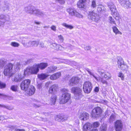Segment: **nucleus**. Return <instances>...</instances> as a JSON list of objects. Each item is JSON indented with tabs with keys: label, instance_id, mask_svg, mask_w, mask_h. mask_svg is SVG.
Masks as SVG:
<instances>
[{
	"label": "nucleus",
	"instance_id": "obj_39",
	"mask_svg": "<svg viewBox=\"0 0 131 131\" xmlns=\"http://www.w3.org/2000/svg\"><path fill=\"white\" fill-rule=\"evenodd\" d=\"M0 107L5 108L9 110H11L13 109L12 107H10L9 106H6L4 105H1L0 104Z\"/></svg>",
	"mask_w": 131,
	"mask_h": 131
},
{
	"label": "nucleus",
	"instance_id": "obj_43",
	"mask_svg": "<svg viewBox=\"0 0 131 131\" xmlns=\"http://www.w3.org/2000/svg\"><path fill=\"white\" fill-rule=\"evenodd\" d=\"M127 0H118L119 3L123 7H124L125 6V3Z\"/></svg>",
	"mask_w": 131,
	"mask_h": 131
},
{
	"label": "nucleus",
	"instance_id": "obj_12",
	"mask_svg": "<svg viewBox=\"0 0 131 131\" xmlns=\"http://www.w3.org/2000/svg\"><path fill=\"white\" fill-rule=\"evenodd\" d=\"M55 120L57 121L60 122H62L66 120L67 118L65 117L62 114H59L56 115L55 117Z\"/></svg>",
	"mask_w": 131,
	"mask_h": 131
},
{
	"label": "nucleus",
	"instance_id": "obj_6",
	"mask_svg": "<svg viewBox=\"0 0 131 131\" xmlns=\"http://www.w3.org/2000/svg\"><path fill=\"white\" fill-rule=\"evenodd\" d=\"M92 88V85L91 83L89 81L84 82L83 85V90L86 93H88L91 92Z\"/></svg>",
	"mask_w": 131,
	"mask_h": 131
},
{
	"label": "nucleus",
	"instance_id": "obj_5",
	"mask_svg": "<svg viewBox=\"0 0 131 131\" xmlns=\"http://www.w3.org/2000/svg\"><path fill=\"white\" fill-rule=\"evenodd\" d=\"M13 67V65L11 63H9L5 67L4 73L5 75L8 76L10 77L12 76V74L11 73Z\"/></svg>",
	"mask_w": 131,
	"mask_h": 131
},
{
	"label": "nucleus",
	"instance_id": "obj_15",
	"mask_svg": "<svg viewBox=\"0 0 131 131\" xmlns=\"http://www.w3.org/2000/svg\"><path fill=\"white\" fill-rule=\"evenodd\" d=\"M107 6L111 12V13L113 12L116 11L117 10L116 7L114 4L112 2H110L107 3Z\"/></svg>",
	"mask_w": 131,
	"mask_h": 131
},
{
	"label": "nucleus",
	"instance_id": "obj_49",
	"mask_svg": "<svg viewBox=\"0 0 131 131\" xmlns=\"http://www.w3.org/2000/svg\"><path fill=\"white\" fill-rule=\"evenodd\" d=\"M6 86V84L5 83L0 82V89L5 88Z\"/></svg>",
	"mask_w": 131,
	"mask_h": 131
},
{
	"label": "nucleus",
	"instance_id": "obj_51",
	"mask_svg": "<svg viewBox=\"0 0 131 131\" xmlns=\"http://www.w3.org/2000/svg\"><path fill=\"white\" fill-rule=\"evenodd\" d=\"M28 94L29 95L31 96L33 94V88L31 87V88L29 89V91L28 92Z\"/></svg>",
	"mask_w": 131,
	"mask_h": 131
},
{
	"label": "nucleus",
	"instance_id": "obj_9",
	"mask_svg": "<svg viewBox=\"0 0 131 131\" xmlns=\"http://www.w3.org/2000/svg\"><path fill=\"white\" fill-rule=\"evenodd\" d=\"M102 113V110L100 108L97 107L93 109L91 114V116L94 118L100 116Z\"/></svg>",
	"mask_w": 131,
	"mask_h": 131
},
{
	"label": "nucleus",
	"instance_id": "obj_41",
	"mask_svg": "<svg viewBox=\"0 0 131 131\" xmlns=\"http://www.w3.org/2000/svg\"><path fill=\"white\" fill-rule=\"evenodd\" d=\"M116 118V116L115 115L112 114L110 116L109 119V121L110 122H112L115 120Z\"/></svg>",
	"mask_w": 131,
	"mask_h": 131
},
{
	"label": "nucleus",
	"instance_id": "obj_16",
	"mask_svg": "<svg viewBox=\"0 0 131 131\" xmlns=\"http://www.w3.org/2000/svg\"><path fill=\"white\" fill-rule=\"evenodd\" d=\"M89 116V114L86 112H84L80 115V118L83 121L86 120L88 119Z\"/></svg>",
	"mask_w": 131,
	"mask_h": 131
},
{
	"label": "nucleus",
	"instance_id": "obj_20",
	"mask_svg": "<svg viewBox=\"0 0 131 131\" xmlns=\"http://www.w3.org/2000/svg\"><path fill=\"white\" fill-rule=\"evenodd\" d=\"M86 0H79L78 2L77 5L79 8H84L85 6L84 3L86 1Z\"/></svg>",
	"mask_w": 131,
	"mask_h": 131
},
{
	"label": "nucleus",
	"instance_id": "obj_13",
	"mask_svg": "<svg viewBox=\"0 0 131 131\" xmlns=\"http://www.w3.org/2000/svg\"><path fill=\"white\" fill-rule=\"evenodd\" d=\"M58 86L56 84H54L50 86L49 90V93L54 94L58 89Z\"/></svg>",
	"mask_w": 131,
	"mask_h": 131
},
{
	"label": "nucleus",
	"instance_id": "obj_17",
	"mask_svg": "<svg viewBox=\"0 0 131 131\" xmlns=\"http://www.w3.org/2000/svg\"><path fill=\"white\" fill-rule=\"evenodd\" d=\"M49 75L46 73H42L38 74L37 77L40 80H43L47 78Z\"/></svg>",
	"mask_w": 131,
	"mask_h": 131
},
{
	"label": "nucleus",
	"instance_id": "obj_46",
	"mask_svg": "<svg viewBox=\"0 0 131 131\" xmlns=\"http://www.w3.org/2000/svg\"><path fill=\"white\" fill-rule=\"evenodd\" d=\"M96 6V1L95 0H93L92 2L91 6L93 8H95Z\"/></svg>",
	"mask_w": 131,
	"mask_h": 131
},
{
	"label": "nucleus",
	"instance_id": "obj_25",
	"mask_svg": "<svg viewBox=\"0 0 131 131\" xmlns=\"http://www.w3.org/2000/svg\"><path fill=\"white\" fill-rule=\"evenodd\" d=\"M57 99L56 95H53L51 97L50 99V104L51 105H54L55 104Z\"/></svg>",
	"mask_w": 131,
	"mask_h": 131
},
{
	"label": "nucleus",
	"instance_id": "obj_63",
	"mask_svg": "<svg viewBox=\"0 0 131 131\" xmlns=\"http://www.w3.org/2000/svg\"><path fill=\"white\" fill-rule=\"evenodd\" d=\"M32 60L31 59H29V60H28L26 62H25V65H26L27 64H28L30 62H31V61H32Z\"/></svg>",
	"mask_w": 131,
	"mask_h": 131
},
{
	"label": "nucleus",
	"instance_id": "obj_14",
	"mask_svg": "<svg viewBox=\"0 0 131 131\" xmlns=\"http://www.w3.org/2000/svg\"><path fill=\"white\" fill-rule=\"evenodd\" d=\"M61 76V72H58L51 75L50 76L49 78L51 80H56L59 78Z\"/></svg>",
	"mask_w": 131,
	"mask_h": 131
},
{
	"label": "nucleus",
	"instance_id": "obj_45",
	"mask_svg": "<svg viewBox=\"0 0 131 131\" xmlns=\"http://www.w3.org/2000/svg\"><path fill=\"white\" fill-rule=\"evenodd\" d=\"M118 77L121 78V80H123L124 79V74L121 72H119L118 74Z\"/></svg>",
	"mask_w": 131,
	"mask_h": 131
},
{
	"label": "nucleus",
	"instance_id": "obj_48",
	"mask_svg": "<svg viewBox=\"0 0 131 131\" xmlns=\"http://www.w3.org/2000/svg\"><path fill=\"white\" fill-rule=\"evenodd\" d=\"M11 89L14 91H16L17 90V86L15 85H13L11 87Z\"/></svg>",
	"mask_w": 131,
	"mask_h": 131
},
{
	"label": "nucleus",
	"instance_id": "obj_31",
	"mask_svg": "<svg viewBox=\"0 0 131 131\" xmlns=\"http://www.w3.org/2000/svg\"><path fill=\"white\" fill-rule=\"evenodd\" d=\"M62 62L66 64H69L72 65H75L76 64V63L75 62L70 61L68 60H63Z\"/></svg>",
	"mask_w": 131,
	"mask_h": 131
},
{
	"label": "nucleus",
	"instance_id": "obj_61",
	"mask_svg": "<svg viewBox=\"0 0 131 131\" xmlns=\"http://www.w3.org/2000/svg\"><path fill=\"white\" fill-rule=\"evenodd\" d=\"M57 44L56 43H52L51 45V47L54 49V48L57 46Z\"/></svg>",
	"mask_w": 131,
	"mask_h": 131
},
{
	"label": "nucleus",
	"instance_id": "obj_58",
	"mask_svg": "<svg viewBox=\"0 0 131 131\" xmlns=\"http://www.w3.org/2000/svg\"><path fill=\"white\" fill-rule=\"evenodd\" d=\"M51 29L54 31L56 30V27L55 26L52 25L50 27Z\"/></svg>",
	"mask_w": 131,
	"mask_h": 131
},
{
	"label": "nucleus",
	"instance_id": "obj_42",
	"mask_svg": "<svg viewBox=\"0 0 131 131\" xmlns=\"http://www.w3.org/2000/svg\"><path fill=\"white\" fill-rule=\"evenodd\" d=\"M106 127L105 125L103 124L102 125L100 128V131H106Z\"/></svg>",
	"mask_w": 131,
	"mask_h": 131
},
{
	"label": "nucleus",
	"instance_id": "obj_35",
	"mask_svg": "<svg viewBox=\"0 0 131 131\" xmlns=\"http://www.w3.org/2000/svg\"><path fill=\"white\" fill-rule=\"evenodd\" d=\"M62 25L63 26L70 29L73 28V27L72 26L67 24L66 23H63L62 24Z\"/></svg>",
	"mask_w": 131,
	"mask_h": 131
},
{
	"label": "nucleus",
	"instance_id": "obj_21",
	"mask_svg": "<svg viewBox=\"0 0 131 131\" xmlns=\"http://www.w3.org/2000/svg\"><path fill=\"white\" fill-rule=\"evenodd\" d=\"M111 13L113 17L116 20H118L121 19L119 14L117 10H116V11L113 12Z\"/></svg>",
	"mask_w": 131,
	"mask_h": 131
},
{
	"label": "nucleus",
	"instance_id": "obj_23",
	"mask_svg": "<svg viewBox=\"0 0 131 131\" xmlns=\"http://www.w3.org/2000/svg\"><path fill=\"white\" fill-rule=\"evenodd\" d=\"M97 11L98 13H103L106 12V9L103 6L101 5L98 6Z\"/></svg>",
	"mask_w": 131,
	"mask_h": 131
},
{
	"label": "nucleus",
	"instance_id": "obj_64",
	"mask_svg": "<svg viewBox=\"0 0 131 131\" xmlns=\"http://www.w3.org/2000/svg\"><path fill=\"white\" fill-rule=\"evenodd\" d=\"M51 84V82L50 81L48 82H46L45 84V86L47 87H48L49 86V84Z\"/></svg>",
	"mask_w": 131,
	"mask_h": 131
},
{
	"label": "nucleus",
	"instance_id": "obj_10",
	"mask_svg": "<svg viewBox=\"0 0 131 131\" xmlns=\"http://www.w3.org/2000/svg\"><path fill=\"white\" fill-rule=\"evenodd\" d=\"M80 80V78L78 77H73L69 80V85L72 86L77 85L79 83Z\"/></svg>",
	"mask_w": 131,
	"mask_h": 131
},
{
	"label": "nucleus",
	"instance_id": "obj_22",
	"mask_svg": "<svg viewBox=\"0 0 131 131\" xmlns=\"http://www.w3.org/2000/svg\"><path fill=\"white\" fill-rule=\"evenodd\" d=\"M57 69V67L56 66H51L48 68L47 71L49 73H53L55 72Z\"/></svg>",
	"mask_w": 131,
	"mask_h": 131
},
{
	"label": "nucleus",
	"instance_id": "obj_30",
	"mask_svg": "<svg viewBox=\"0 0 131 131\" xmlns=\"http://www.w3.org/2000/svg\"><path fill=\"white\" fill-rule=\"evenodd\" d=\"M4 5L3 8V10L4 11L6 10H8L9 9V4L8 2L7 1H5L4 2Z\"/></svg>",
	"mask_w": 131,
	"mask_h": 131
},
{
	"label": "nucleus",
	"instance_id": "obj_56",
	"mask_svg": "<svg viewBox=\"0 0 131 131\" xmlns=\"http://www.w3.org/2000/svg\"><path fill=\"white\" fill-rule=\"evenodd\" d=\"M21 64L19 63H17L16 66V69H20Z\"/></svg>",
	"mask_w": 131,
	"mask_h": 131
},
{
	"label": "nucleus",
	"instance_id": "obj_50",
	"mask_svg": "<svg viewBox=\"0 0 131 131\" xmlns=\"http://www.w3.org/2000/svg\"><path fill=\"white\" fill-rule=\"evenodd\" d=\"M58 37L60 42L62 43L63 42L64 40L63 36L62 35H60L58 36Z\"/></svg>",
	"mask_w": 131,
	"mask_h": 131
},
{
	"label": "nucleus",
	"instance_id": "obj_28",
	"mask_svg": "<svg viewBox=\"0 0 131 131\" xmlns=\"http://www.w3.org/2000/svg\"><path fill=\"white\" fill-rule=\"evenodd\" d=\"M35 14L36 15L38 16L40 15L41 16H42L43 15L44 13L43 12H41L38 9L33 10V14Z\"/></svg>",
	"mask_w": 131,
	"mask_h": 131
},
{
	"label": "nucleus",
	"instance_id": "obj_4",
	"mask_svg": "<svg viewBox=\"0 0 131 131\" xmlns=\"http://www.w3.org/2000/svg\"><path fill=\"white\" fill-rule=\"evenodd\" d=\"M117 65L118 68L123 71H127L128 68V66L125 64L123 60L121 57L117 58Z\"/></svg>",
	"mask_w": 131,
	"mask_h": 131
},
{
	"label": "nucleus",
	"instance_id": "obj_7",
	"mask_svg": "<svg viewBox=\"0 0 131 131\" xmlns=\"http://www.w3.org/2000/svg\"><path fill=\"white\" fill-rule=\"evenodd\" d=\"M88 17L91 20L95 22H97L100 19L99 15L93 10L89 12Z\"/></svg>",
	"mask_w": 131,
	"mask_h": 131
},
{
	"label": "nucleus",
	"instance_id": "obj_60",
	"mask_svg": "<svg viewBox=\"0 0 131 131\" xmlns=\"http://www.w3.org/2000/svg\"><path fill=\"white\" fill-rule=\"evenodd\" d=\"M97 71L102 77L103 75V74H104V72L101 70H99Z\"/></svg>",
	"mask_w": 131,
	"mask_h": 131
},
{
	"label": "nucleus",
	"instance_id": "obj_33",
	"mask_svg": "<svg viewBox=\"0 0 131 131\" xmlns=\"http://www.w3.org/2000/svg\"><path fill=\"white\" fill-rule=\"evenodd\" d=\"M125 4V5L124 8H128L129 7H131V3L129 0H127Z\"/></svg>",
	"mask_w": 131,
	"mask_h": 131
},
{
	"label": "nucleus",
	"instance_id": "obj_53",
	"mask_svg": "<svg viewBox=\"0 0 131 131\" xmlns=\"http://www.w3.org/2000/svg\"><path fill=\"white\" fill-rule=\"evenodd\" d=\"M87 71L90 75H92L93 76V77L95 78V80H97V77L95 76L94 75V74L92 72L90 71L89 70V69L87 70Z\"/></svg>",
	"mask_w": 131,
	"mask_h": 131
},
{
	"label": "nucleus",
	"instance_id": "obj_29",
	"mask_svg": "<svg viewBox=\"0 0 131 131\" xmlns=\"http://www.w3.org/2000/svg\"><path fill=\"white\" fill-rule=\"evenodd\" d=\"M112 28L113 32L116 35L118 34L121 35L122 34V32L118 30L116 27L115 26H113L112 27Z\"/></svg>",
	"mask_w": 131,
	"mask_h": 131
},
{
	"label": "nucleus",
	"instance_id": "obj_8",
	"mask_svg": "<svg viewBox=\"0 0 131 131\" xmlns=\"http://www.w3.org/2000/svg\"><path fill=\"white\" fill-rule=\"evenodd\" d=\"M30 80L29 79H26L23 81L20 84L21 89L25 91L27 90L30 84Z\"/></svg>",
	"mask_w": 131,
	"mask_h": 131
},
{
	"label": "nucleus",
	"instance_id": "obj_62",
	"mask_svg": "<svg viewBox=\"0 0 131 131\" xmlns=\"http://www.w3.org/2000/svg\"><path fill=\"white\" fill-rule=\"evenodd\" d=\"M32 42H28V43H27V44L28 46L30 47L32 46Z\"/></svg>",
	"mask_w": 131,
	"mask_h": 131
},
{
	"label": "nucleus",
	"instance_id": "obj_2",
	"mask_svg": "<svg viewBox=\"0 0 131 131\" xmlns=\"http://www.w3.org/2000/svg\"><path fill=\"white\" fill-rule=\"evenodd\" d=\"M48 66V64L47 63H41L40 64L35 63L33 65V74H37L39 71V68L42 70L45 69Z\"/></svg>",
	"mask_w": 131,
	"mask_h": 131
},
{
	"label": "nucleus",
	"instance_id": "obj_52",
	"mask_svg": "<svg viewBox=\"0 0 131 131\" xmlns=\"http://www.w3.org/2000/svg\"><path fill=\"white\" fill-rule=\"evenodd\" d=\"M87 71L90 75H92L93 76V77L95 78V80H97V77L95 76L94 75V74L92 72L90 71L89 70V69L87 70Z\"/></svg>",
	"mask_w": 131,
	"mask_h": 131
},
{
	"label": "nucleus",
	"instance_id": "obj_36",
	"mask_svg": "<svg viewBox=\"0 0 131 131\" xmlns=\"http://www.w3.org/2000/svg\"><path fill=\"white\" fill-rule=\"evenodd\" d=\"M1 96L4 97V99L5 100H7L8 99L11 100L12 98L11 97L4 94H1L0 93V97Z\"/></svg>",
	"mask_w": 131,
	"mask_h": 131
},
{
	"label": "nucleus",
	"instance_id": "obj_47",
	"mask_svg": "<svg viewBox=\"0 0 131 131\" xmlns=\"http://www.w3.org/2000/svg\"><path fill=\"white\" fill-rule=\"evenodd\" d=\"M11 45L15 47H17L19 46V44L15 42H12L11 43Z\"/></svg>",
	"mask_w": 131,
	"mask_h": 131
},
{
	"label": "nucleus",
	"instance_id": "obj_40",
	"mask_svg": "<svg viewBox=\"0 0 131 131\" xmlns=\"http://www.w3.org/2000/svg\"><path fill=\"white\" fill-rule=\"evenodd\" d=\"M6 16L4 15H0V20H1L2 23H4L6 21Z\"/></svg>",
	"mask_w": 131,
	"mask_h": 131
},
{
	"label": "nucleus",
	"instance_id": "obj_55",
	"mask_svg": "<svg viewBox=\"0 0 131 131\" xmlns=\"http://www.w3.org/2000/svg\"><path fill=\"white\" fill-rule=\"evenodd\" d=\"M56 2H58L61 4H63L65 3V0H55Z\"/></svg>",
	"mask_w": 131,
	"mask_h": 131
},
{
	"label": "nucleus",
	"instance_id": "obj_37",
	"mask_svg": "<svg viewBox=\"0 0 131 131\" xmlns=\"http://www.w3.org/2000/svg\"><path fill=\"white\" fill-rule=\"evenodd\" d=\"M109 22L111 24H113L116 25V23L114 20L113 18L112 17L110 16L108 17Z\"/></svg>",
	"mask_w": 131,
	"mask_h": 131
},
{
	"label": "nucleus",
	"instance_id": "obj_18",
	"mask_svg": "<svg viewBox=\"0 0 131 131\" xmlns=\"http://www.w3.org/2000/svg\"><path fill=\"white\" fill-rule=\"evenodd\" d=\"M92 125L89 123H87L83 126V131H87L91 128Z\"/></svg>",
	"mask_w": 131,
	"mask_h": 131
},
{
	"label": "nucleus",
	"instance_id": "obj_26",
	"mask_svg": "<svg viewBox=\"0 0 131 131\" xmlns=\"http://www.w3.org/2000/svg\"><path fill=\"white\" fill-rule=\"evenodd\" d=\"M23 79L21 74H18L16 75L14 79H12V81L16 82L20 81Z\"/></svg>",
	"mask_w": 131,
	"mask_h": 131
},
{
	"label": "nucleus",
	"instance_id": "obj_3",
	"mask_svg": "<svg viewBox=\"0 0 131 131\" xmlns=\"http://www.w3.org/2000/svg\"><path fill=\"white\" fill-rule=\"evenodd\" d=\"M71 92L74 93V98L76 99H79L82 96V90L79 87H72L71 89Z\"/></svg>",
	"mask_w": 131,
	"mask_h": 131
},
{
	"label": "nucleus",
	"instance_id": "obj_24",
	"mask_svg": "<svg viewBox=\"0 0 131 131\" xmlns=\"http://www.w3.org/2000/svg\"><path fill=\"white\" fill-rule=\"evenodd\" d=\"M24 10L27 12L32 14L33 13V6L32 5H29L25 7L24 8Z\"/></svg>",
	"mask_w": 131,
	"mask_h": 131
},
{
	"label": "nucleus",
	"instance_id": "obj_1",
	"mask_svg": "<svg viewBox=\"0 0 131 131\" xmlns=\"http://www.w3.org/2000/svg\"><path fill=\"white\" fill-rule=\"evenodd\" d=\"M61 97L60 99V104H64L69 101L70 98L71 94L68 93V90L66 89L61 90Z\"/></svg>",
	"mask_w": 131,
	"mask_h": 131
},
{
	"label": "nucleus",
	"instance_id": "obj_38",
	"mask_svg": "<svg viewBox=\"0 0 131 131\" xmlns=\"http://www.w3.org/2000/svg\"><path fill=\"white\" fill-rule=\"evenodd\" d=\"M74 16L79 18H82L83 17V16L81 14L79 13L76 11L74 13Z\"/></svg>",
	"mask_w": 131,
	"mask_h": 131
},
{
	"label": "nucleus",
	"instance_id": "obj_54",
	"mask_svg": "<svg viewBox=\"0 0 131 131\" xmlns=\"http://www.w3.org/2000/svg\"><path fill=\"white\" fill-rule=\"evenodd\" d=\"M99 123L98 122H95L93 124V126L94 127H97L99 126Z\"/></svg>",
	"mask_w": 131,
	"mask_h": 131
},
{
	"label": "nucleus",
	"instance_id": "obj_59",
	"mask_svg": "<svg viewBox=\"0 0 131 131\" xmlns=\"http://www.w3.org/2000/svg\"><path fill=\"white\" fill-rule=\"evenodd\" d=\"M91 48V47L89 46H86L84 48V49L85 50H90Z\"/></svg>",
	"mask_w": 131,
	"mask_h": 131
},
{
	"label": "nucleus",
	"instance_id": "obj_11",
	"mask_svg": "<svg viewBox=\"0 0 131 131\" xmlns=\"http://www.w3.org/2000/svg\"><path fill=\"white\" fill-rule=\"evenodd\" d=\"M123 127L122 121L120 120H117L115 123L114 128L116 131H121Z\"/></svg>",
	"mask_w": 131,
	"mask_h": 131
},
{
	"label": "nucleus",
	"instance_id": "obj_32",
	"mask_svg": "<svg viewBox=\"0 0 131 131\" xmlns=\"http://www.w3.org/2000/svg\"><path fill=\"white\" fill-rule=\"evenodd\" d=\"M97 79L96 80L97 81L101 82L103 84H107V81L101 77H100L98 78H97Z\"/></svg>",
	"mask_w": 131,
	"mask_h": 131
},
{
	"label": "nucleus",
	"instance_id": "obj_44",
	"mask_svg": "<svg viewBox=\"0 0 131 131\" xmlns=\"http://www.w3.org/2000/svg\"><path fill=\"white\" fill-rule=\"evenodd\" d=\"M63 48L61 46L57 44V46L54 48V49L57 50H62Z\"/></svg>",
	"mask_w": 131,
	"mask_h": 131
},
{
	"label": "nucleus",
	"instance_id": "obj_57",
	"mask_svg": "<svg viewBox=\"0 0 131 131\" xmlns=\"http://www.w3.org/2000/svg\"><path fill=\"white\" fill-rule=\"evenodd\" d=\"M39 41H33V46L34 47L37 46L39 44Z\"/></svg>",
	"mask_w": 131,
	"mask_h": 131
},
{
	"label": "nucleus",
	"instance_id": "obj_27",
	"mask_svg": "<svg viewBox=\"0 0 131 131\" xmlns=\"http://www.w3.org/2000/svg\"><path fill=\"white\" fill-rule=\"evenodd\" d=\"M76 11L75 9L73 8H70L67 9V11L69 13V14L72 16H74V13Z\"/></svg>",
	"mask_w": 131,
	"mask_h": 131
},
{
	"label": "nucleus",
	"instance_id": "obj_19",
	"mask_svg": "<svg viewBox=\"0 0 131 131\" xmlns=\"http://www.w3.org/2000/svg\"><path fill=\"white\" fill-rule=\"evenodd\" d=\"M33 73V67H28L25 70L24 74L25 75H29L32 74Z\"/></svg>",
	"mask_w": 131,
	"mask_h": 131
},
{
	"label": "nucleus",
	"instance_id": "obj_34",
	"mask_svg": "<svg viewBox=\"0 0 131 131\" xmlns=\"http://www.w3.org/2000/svg\"><path fill=\"white\" fill-rule=\"evenodd\" d=\"M104 74V75H103L102 77L106 80H109L111 78V76L110 73H107L106 74Z\"/></svg>",
	"mask_w": 131,
	"mask_h": 131
}]
</instances>
